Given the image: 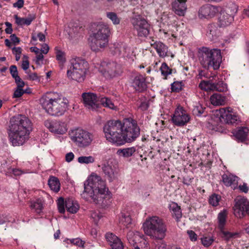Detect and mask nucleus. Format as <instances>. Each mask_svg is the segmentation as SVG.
<instances>
[{"label":"nucleus","mask_w":249,"mask_h":249,"mask_svg":"<svg viewBox=\"0 0 249 249\" xmlns=\"http://www.w3.org/2000/svg\"><path fill=\"white\" fill-rule=\"evenodd\" d=\"M81 196L87 201L105 207L110 202L111 193L100 176L92 173L84 183Z\"/></svg>","instance_id":"nucleus-1"},{"label":"nucleus","mask_w":249,"mask_h":249,"mask_svg":"<svg viewBox=\"0 0 249 249\" xmlns=\"http://www.w3.org/2000/svg\"><path fill=\"white\" fill-rule=\"evenodd\" d=\"M33 130V124L30 120L22 115L12 117L9 121L8 129L10 141L14 146L23 144L29 139Z\"/></svg>","instance_id":"nucleus-2"},{"label":"nucleus","mask_w":249,"mask_h":249,"mask_svg":"<svg viewBox=\"0 0 249 249\" xmlns=\"http://www.w3.org/2000/svg\"><path fill=\"white\" fill-rule=\"evenodd\" d=\"M40 104L44 109L52 116H60L67 110L68 100L54 93L44 95L40 99Z\"/></svg>","instance_id":"nucleus-3"},{"label":"nucleus","mask_w":249,"mask_h":249,"mask_svg":"<svg viewBox=\"0 0 249 249\" xmlns=\"http://www.w3.org/2000/svg\"><path fill=\"white\" fill-rule=\"evenodd\" d=\"M197 57L201 65L205 69H219L222 62L221 50L201 47L198 49Z\"/></svg>","instance_id":"nucleus-4"},{"label":"nucleus","mask_w":249,"mask_h":249,"mask_svg":"<svg viewBox=\"0 0 249 249\" xmlns=\"http://www.w3.org/2000/svg\"><path fill=\"white\" fill-rule=\"evenodd\" d=\"M144 233L156 240H162L167 231L166 225L162 219L157 216L148 217L143 223Z\"/></svg>","instance_id":"nucleus-5"},{"label":"nucleus","mask_w":249,"mask_h":249,"mask_svg":"<svg viewBox=\"0 0 249 249\" xmlns=\"http://www.w3.org/2000/svg\"><path fill=\"white\" fill-rule=\"evenodd\" d=\"M110 34V29L107 25L98 24L96 26V32L93 33L91 36V49L96 52L106 47L108 43Z\"/></svg>","instance_id":"nucleus-6"},{"label":"nucleus","mask_w":249,"mask_h":249,"mask_svg":"<svg viewBox=\"0 0 249 249\" xmlns=\"http://www.w3.org/2000/svg\"><path fill=\"white\" fill-rule=\"evenodd\" d=\"M140 135V128L137 122L131 118L124 119L123 121L120 145L135 141Z\"/></svg>","instance_id":"nucleus-7"},{"label":"nucleus","mask_w":249,"mask_h":249,"mask_svg":"<svg viewBox=\"0 0 249 249\" xmlns=\"http://www.w3.org/2000/svg\"><path fill=\"white\" fill-rule=\"evenodd\" d=\"M123 122L120 120H109L103 127L105 137L108 142L120 146Z\"/></svg>","instance_id":"nucleus-8"},{"label":"nucleus","mask_w":249,"mask_h":249,"mask_svg":"<svg viewBox=\"0 0 249 249\" xmlns=\"http://www.w3.org/2000/svg\"><path fill=\"white\" fill-rule=\"evenodd\" d=\"M72 67L67 71L69 78L78 82H83L86 77V74L89 69L88 63L79 57L71 60Z\"/></svg>","instance_id":"nucleus-9"},{"label":"nucleus","mask_w":249,"mask_h":249,"mask_svg":"<svg viewBox=\"0 0 249 249\" xmlns=\"http://www.w3.org/2000/svg\"><path fill=\"white\" fill-rule=\"evenodd\" d=\"M71 139L78 147L83 148L91 144L93 136L85 130L77 128L72 131Z\"/></svg>","instance_id":"nucleus-10"},{"label":"nucleus","mask_w":249,"mask_h":249,"mask_svg":"<svg viewBox=\"0 0 249 249\" xmlns=\"http://www.w3.org/2000/svg\"><path fill=\"white\" fill-rule=\"evenodd\" d=\"M131 23L139 37H147L150 32V25L147 21L140 15L132 18Z\"/></svg>","instance_id":"nucleus-11"},{"label":"nucleus","mask_w":249,"mask_h":249,"mask_svg":"<svg viewBox=\"0 0 249 249\" xmlns=\"http://www.w3.org/2000/svg\"><path fill=\"white\" fill-rule=\"evenodd\" d=\"M235 202L233 209L236 217L242 218L246 214L249 215V201L247 198H237L235 199Z\"/></svg>","instance_id":"nucleus-12"},{"label":"nucleus","mask_w":249,"mask_h":249,"mask_svg":"<svg viewBox=\"0 0 249 249\" xmlns=\"http://www.w3.org/2000/svg\"><path fill=\"white\" fill-rule=\"evenodd\" d=\"M190 119L189 116L186 113L183 107H178L175 111L172 120L176 125L182 126L186 124Z\"/></svg>","instance_id":"nucleus-13"},{"label":"nucleus","mask_w":249,"mask_h":249,"mask_svg":"<svg viewBox=\"0 0 249 249\" xmlns=\"http://www.w3.org/2000/svg\"><path fill=\"white\" fill-rule=\"evenodd\" d=\"M44 124L51 132L55 134H63L67 131L66 124L59 121L47 120Z\"/></svg>","instance_id":"nucleus-14"},{"label":"nucleus","mask_w":249,"mask_h":249,"mask_svg":"<svg viewBox=\"0 0 249 249\" xmlns=\"http://www.w3.org/2000/svg\"><path fill=\"white\" fill-rule=\"evenodd\" d=\"M102 172L104 178L110 182L117 179L118 177V171L117 168L108 162L102 165Z\"/></svg>","instance_id":"nucleus-15"},{"label":"nucleus","mask_w":249,"mask_h":249,"mask_svg":"<svg viewBox=\"0 0 249 249\" xmlns=\"http://www.w3.org/2000/svg\"><path fill=\"white\" fill-rule=\"evenodd\" d=\"M101 66L104 68L103 74L106 77L112 78L119 73L120 66L114 62H103Z\"/></svg>","instance_id":"nucleus-16"},{"label":"nucleus","mask_w":249,"mask_h":249,"mask_svg":"<svg viewBox=\"0 0 249 249\" xmlns=\"http://www.w3.org/2000/svg\"><path fill=\"white\" fill-rule=\"evenodd\" d=\"M131 84L135 90L139 92H143L147 89L145 78L140 74L132 77Z\"/></svg>","instance_id":"nucleus-17"},{"label":"nucleus","mask_w":249,"mask_h":249,"mask_svg":"<svg viewBox=\"0 0 249 249\" xmlns=\"http://www.w3.org/2000/svg\"><path fill=\"white\" fill-rule=\"evenodd\" d=\"M218 12L217 8L211 4L202 6L198 11V17L200 18H208L214 17Z\"/></svg>","instance_id":"nucleus-18"},{"label":"nucleus","mask_w":249,"mask_h":249,"mask_svg":"<svg viewBox=\"0 0 249 249\" xmlns=\"http://www.w3.org/2000/svg\"><path fill=\"white\" fill-rule=\"evenodd\" d=\"M219 119L221 122L231 124H237L240 121L237 115L224 109L220 110Z\"/></svg>","instance_id":"nucleus-19"},{"label":"nucleus","mask_w":249,"mask_h":249,"mask_svg":"<svg viewBox=\"0 0 249 249\" xmlns=\"http://www.w3.org/2000/svg\"><path fill=\"white\" fill-rule=\"evenodd\" d=\"M83 103L89 108L95 109L97 108V97L96 94L91 92H85L82 94Z\"/></svg>","instance_id":"nucleus-20"},{"label":"nucleus","mask_w":249,"mask_h":249,"mask_svg":"<svg viewBox=\"0 0 249 249\" xmlns=\"http://www.w3.org/2000/svg\"><path fill=\"white\" fill-rule=\"evenodd\" d=\"M186 1L187 0H175L172 2V9L176 15L184 16L187 10Z\"/></svg>","instance_id":"nucleus-21"},{"label":"nucleus","mask_w":249,"mask_h":249,"mask_svg":"<svg viewBox=\"0 0 249 249\" xmlns=\"http://www.w3.org/2000/svg\"><path fill=\"white\" fill-rule=\"evenodd\" d=\"M222 179L223 183L226 186H233V189H235L238 184V178L232 174H224L222 176Z\"/></svg>","instance_id":"nucleus-22"},{"label":"nucleus","mask_w":249,"mask_h":249,"mask_svg":"<svg viewBox=\"0 0 249 249\" xmlns=\"http://www.w3.org/2000/svg\"><path fill=\"white\" fill-rule=\"evenodd\" d=\"M143 235L138 231H129L127 234V238L129 242L133 246L141 242L142 240Z\"/></svg>","instance_id":"nucleus-23"},{"label":"nucleus","mask_w":249,"mask_h":249,"mask_svg":"<svg viewBox=\"0 0 249 249\" xmlns=\"http://www.w3.org/2000/svg\"><path fill=\"white\" fill-rule=\"evenodd\" d=\"M210 101L213 106H223L227 102V98L221 94L214 93L211 96Z\"/></svg>","instance_id":"nucleus-24"},{"label":"nucleus","mask_w":249,"mask_h":249,"mask_svg":"<svg viewBox=\"0 0 249 249\" xmlns=\"http://www.w3.org/2000/svg\"><path fill=\"white\" fill-rule=\"evenodd\" d=\"M233 20V18L228 13L222 11L219 17V25L225 27L229 25Z\"/></svg>","instance_id":"nucleus-25"},{"label":"nucleus","mask_w":249,"mask_h":249,"mask_svg":"<svg viewBox=\"0 0 249 249\" xmlns=\"http://www.w3.org/2000/svg\"><path fill=\"white\" fill-rule=\"evenodd\" d=\"M151 45L156 49L160 57H164L167 55L168 48L162 42L160 41L155 42L151 43Z\"/></svg>","instance_id":"nucleus-26"},{"label":"nucleus","mask_w":249,"mask_h":249,"mask_svg":"<svg viewBox=\"0 0 249 249\" xmlns=\"http://www.w3.org/2000/svg\"><path fill=\"white\" fill-rule=\"evenodd\" d=\"M248 132L249 129L247 127H240L235 130L233 134L238 141L243 142L246 140Z\"/></svg>","instance_id":"nucleus-27"},{"label":"nucleus","mask_w":249,"mask_h":249,"mask_svg":"<svg viewBox=\"0 0 249 249\" xmlns=\"http://www.w3.org/2000/svg\"><path fill=\"white\" fill-rule=\"evenodd\" d=\"M65 207L67 211L71 213H77L79 209L77 202L71 198L65 200Z\"/></svg>","instance_id":"nucleus-28"},{"label":"nucleus","mask_w":249,"mask_h":249,"mask_svg":"<svg viewBox=\"0 0 249 249\" xmlns=\"http://www.w3.org/2000/svg\"><path fill=\"white\" fill-rule=\"evenodd\" d=\"M36 18V15L35 14H29L26 18H20L17 15H15L16 23L19 26L29 25Z\"/></svg>","instance_id":"nucleus-29"},{"label":"nucleus","mask_w":249,"mask_h":249,"mask_svg":"<svg viewBox=\"0 0 249 249\" xmlns=\"http://www.w3.org/2000/svg\"><path fill=\"white\" fill-rule=\"evenodd\" d=\"M220 234L222 238L226 242L240 237V233L238 232H231L225 231L224 228L220 230Z\"/></svg>","instance_id":"nucleus-30"},{"label":"nucleus","mask_w":249,"mask_h":249,"mask_svg":"<svg viewBox=\"0 0 249 249\" xmlns=\"http://www.w3.org/2000/svg\"><path fill=\"white\" fill-rule=\"evenodd\" d=\"M48 185L54 193H57L59 191L60 188V183L58 178L55 177H51L48 181Z\"/></svg>","instance_id":"nucleus-31"},{"label":"nucleus","mask_w":249,"mask_h":249,"mask_svg":"<svg viewBox=\"0 0 249 249\" xmlns=\"http://www.w3.org/2000/svg\"><path fill=\"white\" fill-rule=\"evenodd\" d=\"M119 223L126 228H129L130 225L132 224V219L130 213L128 212H122L119 219Z\"/></svg>","instance_id":"nucleus-32"},{"label":"nucleus","mask_w":249,"mask_h":249,"mask_svg":"<svg viewBox=\"0 0 249 249\" xmlns=\"http://www.w3.org/2000/svg\"><path fill=\"white\" fill-rule=\"evenodd\" d=\"M135 152L136 148L134 147H131L119 149L117 151V154L120 156L127 158L132 156Z\"/></svg>","instance_id":"nucleus-33"},{"label":"nucleus","mask_w":249,"mask_h":249,"mask_svg":"<svg viewBox=\"0 0 249 249\" xmlns=\"http://www.w3.org/2000/svg\"><path fill=\"white\" fill-rule=\"evenodd\" d=\"M227 217V212L226 210L221 211L218 214L217 219L218 222V228L219 230L224 228Z\"/></svg>","instance_id":"nucleus-34"},{"label":"nucleus","mask_w":249,"mask_h":249,"mask_svg":"<svg viewBox=\"0 0 249 249\" xmlns=\"http://www.w3.org/2000/svg\"><path fill=\"white\" fill-rule=\"evenodd\" d=\"M101 104L104 107L109 108L111 109L116 110L117 107L114 105V103L110 98L104 97L98 99Z\"/></svg>","instance_id":"nucleus-35"},{"label":"nucleus","mask_w":249,"mask_h":249,"mask_svg":"<svg viewBox=\"0 0 249 249\" xmlns=\"http://www.w3.org/2000/svg\"><path fill=\"white\" fill-rule=\"evenodd\" d=\"M227 89V85L223 81H219L218 82H212L211 90H216L220 92H224Z\"/></svg>","instance_id":"nucleus-36"},{"label":"nucleus","mask_w":249,"mask_h":249,"mask_svg":"<svg viewBox=\"0 0 249 249\" xmlns=\"http://www.w3.org/2000/svg\"><path fill=\"white\" fill-rule=\"evenodd\" d=\"M218 33V30L214 24H209L207 29V35L210 38L216 36Z\"/></svg>","instance_id":"nucleus-37"},{"label":"nucleus","mask_w":249,"mask_h":249,"mask_svg":"<svg viewBox=\"0 0 249 249\" xmlns=\"http://www.w3.org/2000/svg\"><path fill=\"white\" fill-rule=\"evenodd\" d=\"M30 207L32 209L35 210L36 213H40L43 209V202L41 199H38L36 201L32 202Z\"/></svg>","instance_id":"nucleus-38"},{"label":"nucleus","mask_w":249,"mask_h":249,"mask_svg":"<svg viewBox=\"0 0 249 249\" xmlns=\"http://www.w3.org/2000/svg\"><path fill=\"white\" fill-rule=\"evenodd\" d=\"M171 210L173 212V216L175 217L177 221H178L182 216V213L180 207L177 204H175L171 207Z\"/></svg>","instance_id":"nucleus-39"},{"label":"nucleus","mask_w":249,"mask_h":249,"mask_svg":"<svg viewBox=\"0 0 249 249\" xmlns=\"http://www.w3.org/2000/svg\"><path fill=\"white\" fill-rule=\"evenodd\" d=\"M95 158L91 156H81L78 158V162L81 164H89L93 163Z\"/></svg>","instance_id":"nucleus-40"},{"label":"nucleus","mask_w":249,"mask_h":249,"mask_svg":"<svg viewBox=\"0 0 249 249\" xmlns=\"http://www.w3.org/2000/svg\"><path fill=\"white\" fill-rule=\"evenodd\" d=\"M160 70L161 71V74L165 76V79H166L167 76L169 74H171L172 72V69H170L165 62H163L161 64Z\"/></svg>","instance_id":"nucleus-41"},{"label":"nucleus","mask_w":249,"mask_h":249,"mask_svg":"<svg viewBox=\"0 0 249 249\" xmlns=\"http://www.w3.org/2000/svg\"><path fill=\"white\" fill-rule=\"evenodd\" d=\"M107 17L110 19L115 25H118L120 22V18L118 17L117 14L114 12H107Z\"/></svg>","instance_id":"nucleus-42"},{"label":"nucleus","mask_w":249,"mask_h":249,"mask_svg":"<svg viewBox=\"0 0 249 249\" xmlns=\"http://www.w3.org/2000/svg\"><path fill=\"white\" fill-rule=\"evenodd\" d=\"M237 10L238 8L237 5L235 4L232 3L229 5L226 10L224 12L228 13L233 18L235 14L237 13Z\"/></svg>","instance_id":"nucleus-43"},{"label":"nucleus","mask_w":249,"mask_h":249,"mask_svg":"<svg viewBox=\"0 0 249 249\" xmlns=\"http://www.w3.org/2000/svg\"><path fill=\"white\" fill-rule=\"evenodd\" d=\"M172 91L176 92H179L182 89L183 84L182 82L175 81L171 84Z\"/></svg>","instance_id":"nucleus-44"},{"label":"nucleus","mask_w":249,"mask_h":249,"mask_svg":"<svg viewBox=\"0 0 249 249\" xmlns=\"http://www.w3.org/2000/svg\"><path fill=\"white\" fill-rule=\"evenodd\" d=\"M55 53L56 59L60 63L63 64L66 61L65 57V53L61 50L55 48Z\"/></svg>","instance_id":"nucleus-45"},{"label":"nucleus","mask_w":249,"mask_h":249,"mask_svg":"<svg viewBox=\"0 0 249 249\" xmlns=\"http://www.w3.org/2000/svg\"><path fill=\"white\" fill-rule=\"evenodd\" d=\"M220 199V196L219 195L213 194L210 196L209 203L213 206H216L218 205Z\"/></svg>","instance_id":"nucleus-46"},{"label":"nucleus","mask_w":249,"mask_h":249,"mask_svg":"<svg viewBox=\"0 0 249 249\" xmlns=\"http://www.w3.org/2000/svg\"><path fill=\"white\" fill-rule=\"evenodd\" d=\"M57 207L58 211L61 213H64L65 212V201L64 199L60 197L57 200Z\"/></svg>","instance_id":"nucleus-47"},{"label":"nucleus","mask_w":249,"mask_h":249,"mask_svg":"<svg viewBox=\"0 0 249 249\" xmlns=\"http://www.w3.org/2000/svg\"><path fill=\"white\" fill-rule=\"evenodd\" d=\"M212 82L202 81L198 85L199 88L206 91L211 90Z\"/></svg>","instance_id":"nucleus-48"},{"label":"nucleus","mask_w":249,"mask_h":249,"mask_svg":"<svg viewBox=\"0 0 249 249\" xmlns=\"http://www.w3.org/2000/svg\"><path fill=\"white\" fill-rule=\"evenodd\" d=\"M112 249H123L124 246L122 242L118 237L117 239H116L115 241L111 243L110 245Z\"/></svg>","instance_id":"nucleus-49"},{"label":"nucleus","mask_w":249,"mask_h":249,"mask_svg":"<svg viewBox=\"0 0 249 249\" xmlns=\"http://www.w3.org/2000/svg\"><path fill=\"white\" fill-rule=\"evenodd\" d=\"M122 46L117 44H114L113 47H110V49L111 51L114 54H121L122 53Z\"/></svg>","instance_id":"nucleus-50"},{"label":"nucleus","mask_w":249,"mask_h":249,"mask_svg":"<svg viewBox=\"0 0 249 249\" xmlns=\"http://www.w3.org/2000/svg\"><path fill=\"white\" fill-rule=\"evenodd\" d=\"M201 240L202 244L206 247H209L213 242V238L210 237H204L202 238Z\"/></svg>","instance_id":"nucleus-51"},{"label":"nucleus","mask_w":249,"mask_h":249,"mask_svg":"<svg viewBox=\"0 0 249 249\" xmlns=\"http://www.w3.org/2000/svg\"><path fill=\"white\" fill-rule=\"evenodd\" d=\"M27 93L26 90H24L22 89L17 88L15 90L13 98H19L24 93Z\"/></svg>","instance_id":"nucleus-52"},{"label":"nucleus","mask_w":249,"mask_h":249,"mask_svg":"<svg viewBox=\"0 0 249 249\" xmlns=\"http://www.w3.org/2000/svg\"><path fill=\"white\" fill-rule=\"evenodd\" d=\"M118 237L112 233H107L106 234V238L109 245L115 241L116 239H117Z\"/></svg>","instance_id":"nucleus-53"},{"label":"nucleus","mask_w":249,"mask_h":249,"mask_svg":"<svg viewBox=\"0 0 249 249\" xmlns=\"http://www.w3.org/2000/svg\"><path fill=\"white\" fill-rule=\"evenodd\" d=\"M155 244V247L153 249H169V248L167 245L162 240H160L159 243Z\"/></svg>","instance_id":"nucleus-54"},{"label":"nucleus","mask_w":249,"mask_h":249,"mask_svg":"<svg viewBox=\"0 0 249 249\" xmlns=\"http://www.w3.org/2000/svg\"><path fill=\"white\" fill-rule=\"evenodd\" d=\"M203 112V108L201 106H195L193 110V114L197 116L200 115Z\"/></svg>","instance_id":"nucleus-55"},{"label":"nucleus","mask_w":249,"mask_h":249,"mask_svg":"<svg viewBox=\"0 0 249 249\" xmlns=\"http://www.w3.org/2000/svg\"><path fill=\"white\" fill-rule=\"evenodd\" d=\"M71 243L75 245L78 247H83L84 242L81 240L80 238L73 239L71 240Z\"/></svg>","instance_id":"nucleus-56"},{"label":"nucleus","mask_w":249,"mask_h":249,"mask_svg":"<svg viewBox=\"0 0 249 249\" xmlns=\"http://www.w3.org/2000/svg\"><path fill=\"white\" fill-rule=\"evenodd\" d=\"M187 233L192 241H195L197 240V236L196 234L192 230L188 231Z\"/></svg>","instance_id":"nucleus-57"},{"label":"nucleus","mask_w":249,"mask_h":249,"mask_svg":"<svg viewBox=\"0 0 249 249\" xmlns=\"http://www.w3.org/2000/svg\"><path fill=\"white\" fill-rule=\"evenodd\" d=\"M149 107V102L148 101H144L142 102L139 107L142 111L146 110Z\"/></svg>","instance_id":"nucleus-58"},{"label":"nucleus","mask_w":249,"mask_h":249,"mask_svg":"<svg viewBox=\"0 0 249 249\" xmlns=\"http://www.w3.org/2000/svg\"><path fill=\"white\" fill-rule=\"evenodd\" d=\"M10 72L12 77H15V76H17V75H18L17 68L15 65H12L10 66Z\"/></svg>","instance_id":"nucleus-59"},{"label":"nucleus","mask_w":249,"mask_h":249,"mask_svg":"<svg viewBox=\"0 0 249 249\" xmlns=\"http://www.w3.org/2000/svg\"><path fill=\"white\" fill-rule=\"evenodd\" d=\"M238 188L241 192L245 193H247L249 190V188L246 183H244L243 185H240L238 186Z\"/></svg>","instance_id":"nucleus-60"},{"label":"nucleus","mask_w":249,"mask_h":249,"mask_svg":"<svg viewBox=\"0 0 249 249\" xmlns=\"http://www.w3.org/2000/svg\"><path fill=\"white\" fill-rule=\"evenodd\" d=\"M23 57H24V58L26 59V60L23 61L22 63V68L24 70L26 71L29 68V62L27 60V59H28L27 56L24 55Z\"/></svg>","instance_id":"nucleus-61"},{"label":"nucleus","mask_w":249,"mask_h":249,"mask_svg":"<svg viewBox=\"0 0 249 249\" xmlns=\"http://www.w3.org/2000/svg\"><path fill=\"white\" fill-rule=\"evenodd\" d=\"M122 54L124 56H128L130 53V49L126 46H122Z\"/></svg>","instance_id":"nucleus-62"},{"label":"nucleus","mask_w":249,"mask_h":249,"mask_svg":"<svg viewBox=\"0 0 249 249\" xmlns=\"http://www.w3.org/2000/svg\"><path fill=\"white\" fill-rule=\"evenodd\" d=\"M5 24L7 26V28L5 30V31L7 34H11L13 32V29L12 27V24L9 22H6Z\"/></svg>","instance_id":"nucleus-63"},{"label":"nucleus","mask_w":249,"mask_h":249,"mask_svg":"<svg viewBox=\"0 0 249 249\" xmlns=\"http://www.w3.org/2000/svg\"><path fill=\"white\" fill-rule=\"evenodd\" d=\"M10 38L12 42L14 44H18L20 42L19 38L15 34H12L10 36Z\"/></svg>","instance_id":"nucleus-64"}]
</instances>
